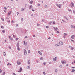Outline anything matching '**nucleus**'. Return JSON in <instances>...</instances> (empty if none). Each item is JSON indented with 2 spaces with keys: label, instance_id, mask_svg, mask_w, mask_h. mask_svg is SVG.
<instances>
[{
  "label": "nucleus",
  "instance_id": "1",
  "mask_svg": "<svg viewBox=\"0 0 75 75\" xmlns=\"http://www.w3.org/2000/svg\"><path fill=\"white\" fill-rule=\"evenodd\" d=\"M61 63L62 64H66V61H61Z\"/></svg>",
  "mask_w": 75,
  "mask_h": 75
},
{
  "label": "nucleus",
  "instance_id": "2",
  "mask_svg": "<svg viewBox=\"0 0 75 75\" xmlns=\"http://www.w3.org/2000/svg\"><path fill=\"white\" fill-rule=\"evenodd\" d=\"M53 28L55 31L58 30V28H55V27H53Z\"/></svg>",
  "mask_w": 75,
  "mask_h": 75
},
{
  "label": "nucleus",
  "instance_id": "3",
  "mask_svg": "<svg viewBox=\"0 0 75 75\" xmlns=\"http://www.w3.org/2000/svg\"><path fill=\"white\" fill-rule=\"evenodd\" d=\"M57 6V7H59L60 8H61V4H59V5L58 4H57L56 5Z\"/></svg>",
  "mask_w": 75,
  "mask_h": 75
},
{
  "label": "nucleus",
  "instance_id": "4",
  "mask_svg": "<svg viewBox=\"0 0 75 75\" xmlns=\"http://www.w3.org/2000/svg\"><path fill=\"white\" fill-rule=\"evenodd\" d=\"M11 14V11L9 12L8 13V16H10V14Z\"/></svg>",
  "mask_w": 75,
  "mask_h": 75
},
{
  "label": "nucleus",
  "instance_id": "5",
  "mask_svg": "<svg viewBox=\"0 0 75 75\" xmlns=\"http://www.w3.org/2000/svg\"><path fill=\"white\" fill-rule=\"evenodd\" d=\"M71 4L72 5L71 7H74V4H73V3H72V2H71Z\"/></svg>",
  "mask_w": 75,
  "mask_h": 75
},
{
  "label": "nucleus",
  "instance_id": "6",
  "mask_svg": "<svg viewBox=\"0 0 75 75\" xmlns=\"http://www.w3.org/2000/svg\"><path fill=\"white\" fill-rule=\"evenodd\" d=\"M24 54L25 55H27V51H26V50H25L24 51Z\"/></svg>",
  "mask_w": 75,
  "mask_h": 75
},
{
  "label": "nucleus",
  "instance_id": "7",
  "mask_svg": "<svg viewBox=\"0 0 75 75\" xmlns=\"http://www.w3.org/2000/svg\"><path fill=\"white\" fill-rule=\"evenodd\" d=\"M21 71H22V68L21 67L19 70V71H18V72H21Z\"/></svg>",
  "mask_w": 75,
  "mask_h": 75
},
{
  "label": "nucleus",
  "instance_id": "8",
  "mask_svg": "<svg viewBox=\"0 0 75 75\" xmlns=\"http://www.w3.org/2000/svg\"><path fill=\"white\" fill-rule=\"evenodd\" d=\"M17 64H18V65H20L21 64V63L19 61H18L17 62Z\"/></svg>",
  "mask_w": 75,
  "mask_h": 75
},
{
  "label": "nucleus",
  "instance_id": "9",
  "mask_svg": "<svg viewBox=\"0 0 75 75\" xmlns=\"http://www.w3.org/2000/svg\"><path fill=\"white\" fill-rule=\"evenodd\" d=\"M74 37H75V36H74V35H72L71 37L72 39H74Z\"/></svg>",
  "mask_w": 75,
  "mask_h": 75
},
{
  "label": "nucleus",
  "instance_id": "10",
  "mask_svg": "<svg viewBox=\"0 0 75 75\" xmlns=\"http://www.w3.org/2000/svg\"><path fill=\"white\" fill-rule=\"evenodd\" d=\"M9 38L10 40H11V41H13V38H11V36H9Z\"/></svg>",
  "mask_w": 75,
  "mask_h": 75
},
{
  "label": "nucleus",
  "instance_id": "11",
  "mask_svg": "<svg viewBox=\"0 0 75 75\" xmlns=\"http://www.w3.org/2000/svg\"><path fill=\"white\" fill-rule=\"evenodd\" d=\"M38 53H39L40 55H42V53H41V52L40 51H38Z\"/></svg>",
  "mask_w": 75,
  "mask_h": 75
},
{
  "label": "nucleus",
  "instance_id": "12",
  "mask_svg": "<svg viewBox=\"0 0 75 75\" xmlns=\"http://www.w3.org/2000/svg\"><path fill=\"white\" fill-rule=\"evenodd\" d=\"M33 7V6L32 5H31L29 7V9H30L31 8H32V7Z\"/></svg>",
  "mask_w": 75,
  "mask_h": 75
},
{
  "label": "nucleus",
  "instance_id": "13",
  "mask_svg": "<svg viewBox=\"0 0 75 75\" xmlns=\"http://www.w3.org/2000/svg\"><path fill=\"white\" fill-rule=\"evenodd\" d=\"M69 48H71V50H74V48L72 47V46H69Z\"/></svg>",
  "mask_w": 75,
  "mask_h": 75
},
{
  "label": "nucleus",
  "instance_id": "14",
  "mask_svg": "<svg viewBox=\"0 0 75 75\" xmlns=\"http://www.w3.org/2000/svg\"><path fill=\"white\" fill-rule=\"evenodd\" d=\"M59 45H58V44H56L55 45V46H56V47H58V46H59Z\"/></svg>",
  "mask_w": 75,
  "mask_h": 75
},
{
  "label": "nucleus",
  "instance_id": "15",
  "mask_svg": "<svg viewBox=\"0 0 75 75\" xmlns=\"http://www.w3.org/2000/svg\"><path fill=\"white\" fill-rule=\"evenodd\" d=\"M30 63H31L30 61L29 60L28 61V64H30Z\"/></svg>",
  "mask_w": 75,
  "mask_h": 75
},
{
  "label": "nucleus",
  "instance_id": "16",
  "mask_svg": "<svg viewBox=\"0 0 75 75\" xmlns=\"http://www.w3.org/2000/svg\"><path fill=\"white\" fill-rule=\"evenodd\" d=\"M59 44H61V45H62V44H63V42H59Z\"/></svg>",
  "mask_w": 75,
  "mask_h": 75
},
{
  "label": "nucleus",
  "instance_id": "17",
  "mask_svg": "<svg viewBox=\"0 0 75 75\" xmlns=\"http://www.w3.org/2000/svg\"><path fill=\"white\" fill-rule=\"evenodd\" d=\"M18 47L17 48V50L19 51H20V48H19V47H18Z\"/></svg>",
  "mask_w": 75,
  "mask_h": 75
},
{
  "label": "nucleus",
  "instance_id": "18",
  "mask_svg": "<svg viewBox=\"0 0 75 75\" xmlns=\"http://www.w3.org/2000/svg\"><path fill=\"white\" fill-rule=\"evenodd\" d=\"M3 55H6V53H5V52H3Z\"/></svg>",
  "mask_w": 75,
  "mask_h": 75
},
{
  "label": "nucleus",
  "instance_id": "19",
  "mask_svg": "<svg viewBox=\"0 0 75 75\" xmlns=\"http://www.w3.org/2000/svg\"><path fill=\"white\" fill-rule=\"evenodd\" d=\"M53 60L54 61H56V59H55V58H54L53 59Z\"/></svg>",
  "mask_w": 75,
  "mask_h": 75
},
{
  "label": "nucleus",
  "instance_id": "20",
  "mask_svg": "<svg viewBox=\"0 0 75 75\" xmlns=\"http://www.w3.org/2000/svg\"><path fill=\"white\" fill-rule=\"evenodd\" d=\"M72 72H75V70L73 69L72 71Z\"/></svg>",
  "mask_w": 75,
  "mask_h": 75
},
{
  "label": "nucleus",
  "instance_id": "21",
  "mask_svg": "<svg viewBox=\"0 0 75 75\" xmlns=\"http://www.w3.org/2000/svg\"><path fill=\"white\" fill-rule=\"evenodd\" d=\"M68 11H70V12H72V10H69V9H68Z\"/></svg>",
  "mask_w": 75,
  "mask_h": 75
},
{
  "label": "nucleus",
  "instance_id": "22",
  "mask_svg": "<svg viewBox=\"0 0 75 75\" xmlns=\"http://www.w3.org/2000/svg\"><path fill=\"white\" fill-rule=\"evenodd\" d=\"M27 69H30V67L29 66H28L27 67Z\"/></svg>",
  "mask_w": 75,
  "mask_h": 75
},
{
  "label": "nucleus",
  "instance_id": "23",
  "mask_svg": "<svg viewBox=\"0 0 75 75\" xmlns=\"http://www.w3.org/2000/svg\"><path fill=\"white\" fill-rule=\"evenodd\" d=\"M30 50H29L28 51V53H30Z\"/></svg>",
  "mask_w": 75,
  "mask_h": 75
},
{
  "label": "nucleus",
  "instance_id": "24",
  "mask_svg": "<svg viewBox=\"0 0 75 75\" xmlns=\"http://www.w3.org/2000/svg\"><path fill=\"white\" fill-rule=\"evenodd\" d=\"M24 10V8H22L21 9V11H23V10Z\"/></svg>",
  "mask_w": 75,
  "mask_h": 75
},
{
  "label": "nucleus",
  "instance_id": "25",
  "mask_svg": "<svg viewBox=\"0 0 75 75\" xmlns=\"http://www.w3.org/2000/svg\"><path fill=\"white\" fill-rule=\"evenodd\" d=\"M2 33H5V30H2Z\"/></svg>",
  "mask_w": 75,
  "mask_h": 75
},
{
  "label": "nucleus",
  "instance_id": "26",
  "mask_svg": "<svg viewBox=\"0 0 75 75\" xmlns=\"http://www.w3.org/2000/svg\"><path fill=\"white\" fill-rule=\"evenodd\" d=\"M11 23H14V21L13 20L12 21Z\"/></svg>",
  "mask_w": 75,
  "mask_h": 75
},
{
  "label": "nucleus",
  "instance_id": "27",
  "mask_svg": "<svg viewBox=\"0 0 75 75\" xmlns=\"http://www.w3.org/2000/svg\"><path fill=\"white\" fill-rule=\"evenodd\" d=\"M24 42V44H25V41H24L23 42Z\"/></svg>",
  "mask_w": 75,
  "mask_h": 75
},
{
  "label": "nucleus",
  "instance_id": "28",
  "mask_svg": "<svg viewBox=\"0 0 75 75\" xmlns=\"http://www.w3.org/2000/svg\"><path fill=\"white\" fill-rule=\"evenodd\" d=\"M2 72V70H1L0 69V73H1Z\"/></svg>",
  "mask_w": 75,
  "mask_h": 75
},
{
  "label": "nucleus",
  "instance_id": "29",
  "mask_svg": "<svg viewBox=\"0 0 75 75\" xmlns=\"http://www.w3.org/2000/svg\"><path fill=\"white\" fill-rule=\"evenodd\" d=\"M4 9H5V10H7V8L4 7Z\"/></svg>",
  "mask_w": 75,
  "mask_h": 75
},
{
  "label": "nucleus",
  "instance_id": "30",
  "mask_svg": "<svg viewBox=\"0 0 75 75\" xmlns=\"http://www.w3.org/2000/svg\"><path fill=\"white\" fill-rule=\"evenodd\" d=\"M30 3H31V4H32L33 3V1H30Z\"/></svg>",
  "mask_w": 75,
  "mask_h": 75
},
{
  "label": "nucleus",
  "instance_id": "31",
  "mask_svg": "<svg viewBox=\"0 0 75 75\" xmlns=\"http://www.w3.org/2000/svg\"><path fill=\"white\" fill-rule=\"evenodd\" d=\"M64 35H67V34H66V33H64Z\"/></svg>",
  "mask_w": 75,
  "mask_h": 75
},
{
  "label": "nucleus",
  "instance_id": "32",
  "mask_svg": "<svg viewBox=\"0 0 75 75\" xmlns=\"http://www.w3.org/2000/svg\"><path fill=\"white\" fill-rule=\"evenodd\" d=\"M53 24H55V21L53 22Z\"/></svg>",
  "mask_w": 75,
  "mask_h": 75
},
{
  "label": "nucleus",
  "instance_id": "33",
  "mask_svg": "<svg viewBox=\"0 0 75 75\" xmlns=\"http://www.w3.org/2000/svg\"><path fill=\"white\" fill-rule=\"evenodd\" d=\"M60 68H62V65L60 66Z\"/></svg>",
  "mask_w": 75,
  "mask_h": 75
},
{
  "label": "nucleus",
  "instance_id": "34",
  "mask_svg": "<svg viewBox=\"0 0 75 75\" xmlns=\"http://www.w3.org/2000/svg\"><path fill=\"white\" fill-rule=\"evenodd\" d=\"M16 41H17L18 40V38H17L16 39Z\"/></svg>",
  "mask_w": 75,
  "mask_h": 75
},
{
  "label": "nucleus",
  "instance_id": "35",
  "mask_svg": "<svg viewBox=\"0 0 75 75\" xmlns=\"http://www.w3.org/2000/svg\"><path fill=\"white\" fill-rule=\"evenodd\" d=\"M1 28H4L3 27V26H1Z\"/></svg>",
  "mask_w": 75,
  "mask_h": 75
},
{
  "label": "nucleus",
  "instance_id": "36",
  "mask_svg": "<svg viewBox=\"0 0 75 75\" xmlns=\"http://www.w3.org/2000/svg\"><path fill=\"white\" fill-rule=\"evenodd\" d=\"M40 60H42V57H41L40 59Z\"/></svg>",
  "mask_w": 75,
  "mask_h": 75
},
{
  "label": "nucleus",
  "instance_id": "37",
  "mask_svg": "<svg viewBox=\"0 0 75 75\" xmlns=\"http://www.w3.org/2000/svg\"><path fill=\"white\" fill-rule=\"evenodd\" d=\"M32 11H34V9H32Z\"/></svg>",
  "mask_w": 75,
  "mask_h": 75
},
{
  "label": "nucleus",
  "instance_id": "38",
  "mask_svg": "<svg viewBox=\"0 0 75 75\" xmlns=\"http://www.w3.org/2000/svg\"><path fill=\"white\" fill-rule=\"evenodd\" d=\"M27 43L26 42L25 44V45H27Z\"/></svg>",
  "mask_w": 75,
  "mask_h": 75
},
{
  "label": "nucleus",
  "instance_id": "39",
  "mask_svg": "<svg viewBox=\"0 0 75 75\" xmlns=\"http://www.w3.org/2000/svg\"><path fill=\"white\" fill-rule=\"evenodd\" d=\"M40 4H39L38 5V6H39H39H40Z\"/></svg>",
  "mask_w": 75,
  "mask_h": 75
},
{
  "label": "nucleus",
  "instance_id": "40",
  "mask_svg": "<svg viewBox=\"0 0 75 75\" xmlns=\"http://www.w3.org/2000/svg\"><path fill=\"white\" fill-rule=\"evenodd\" d=\"M37 25L39 26V25H40V24H37Z\"/></svg>",
  "mask_w": 75,
  "mask_h": 75
},
{
  "label": "nucleus",
  "instance_id": "41",
  "mask_svg": "<svg viewBox=\"0 0 75 75\" xmlns=\"http://www.w3.org/2000/svg\"><path fill=\"white\" fill-rule=\"evenodd\" d=\"M7 22H8V23H10V21H8Z\"/></svg>",
  "mask_w": 75,
  "mask_h": 75
},
{
  "label": "nucleus",
  "instance_id": "42",
  "mask_svg": "<svg viewBox=\"0 0 75 75\" xmlns=\"http://www.w3.org/2000/svg\"><path fill=\"white\" fill-rule=\"evenodd\" d=\"M43 74H44V75H45V72H43Z\"/></svg>",
  "mask_w": 75,
  "mask_h": 75
},
{
  "label": "nucleus",
  "instance_id": "43",
  "mask_svg": "<svg viewBox=\"0 0 75 75\" xmlns=\"http://www.w3.org/2000/svg\"><path fill=\"white\" fill-rule=\"evenodd\" d=\"M4 12L5 13H6V10H4Z\"/></svg>",
  "mask_w": 75,
  "mask_h": 75
},
{
  "label": "nucleus",
  "instance_id": "44",
  "mask_svg": "<svg viewBox=\"0 0 75 75\" xmlns=\"http://www.w3.org/2000/svg\"><path fill=\"white\" fill-rule=\"evenodd\" d=\"M19 14V13H18V12H17V15H18Z\"/></svg>",
  "mask_w": 75,
  "mask_h": 75
},
{
  "label": "nucleus",
  "instance_id": "45",
  "mask_svg": "<svg viewBox=\"0 0 75 75\" xmlns=\"http://www.w3.org/2000/svg\"><path fill=\"white\" fill-rule=\"evenodd\" d=\"M1 19H2V21H4V19H3V18H2Z\"/></svg>",
  "mask_w": 75,
  "mask_h": 75
},
{
  "label": "nucleus",
  "instance_id": "46",
  "mask_svg": "<svg viewBox=\"0 0 75 75\" xmlns=\"http://www.w3.org/2000/svg\"><path fill=\"white\" fill-rule=\"evenodd\" d=\"M57 33L58 34V33H59V32L58 31H57Z\"/></svg>",
  "mask_w": 75,
  "mask_h": 75
},
{
  "label": "nucleus",
  "instance_id": "47",
  "mask_svg": "<svg viewBox=\"0 0 75 75\" xmlns=\"http://www.w3.org/2000/svg\"><path fill=\"white\" fill-rule=\"evenodd\" d=\"M73 13L74 14H75V11H74V10L73 11Z\"/></svg>",
  "mask_w": 75,
  "mask_h": 75
},
{
  "label": "nucleus",
  "instance_id": "48",
  "mask_svg": "<svg viewBox=\"0 0 75 75\" xmlns=\"http://www.w3.org/2000/svg\"><path fill=\"white\" fill-rule=\"evenodd\" d=\"M45 64H46V63H43V64H44V65H45Z\"/></svg>",
  "mask_w": 75,
  "mask_h": 75
},
{
  "label": "nucleus",
  "instance_id": "49",
  "mask_svg": "<svg viewBox=\"0 0 75 75\" xmlns=\"http://www.w3.org/2000/svg\"><path fill=\"white\" fill-rule=\"evenodd\" d=\"M33 37H35V35H33Z\"/></svg>",
  "mask_w": 75,
  "mask_h": 75
},
{
  "label": "nucleus",
  "instance_id": "50",
  "mask_svg": "<svg viewBox=\"0 0 75 75\" xmlns=\"http://www.w3.org/2000/svg\"><path fill=\"white\" fill-rule=\"evenodd\" d=\"M46 28H48V26H46Z\"/></svg>",
  "mask_w": 75,
  "mask_h": 75
},
{
  "label": "nucleus",
  "instance_id": "51",
  "mask_svg": "<svg viewBox=\"0 0 75 75\" xmlns=\"http://www.w3.org/2000/svg\"><path fill=\"white\" fill-rule=\"evenodd\" d=\"M13 74L14 75H16V74L14 73H13Z\"/></svg>",
  "mask_w": 75,
  "mask_h": 75
},
{
  "label": "nucleus",
  "instance_id": "52",
  "mask_svg": "<svg viewBox=\"0 0 75 75\" xmlns=\"http://www.w3.org/2000/svg\"><path fill=\"white\" fill-rule=\"evenodd\" d=\"M45 7H47V6L46 5V6H45Z\"/></svg>",
  "mask_w": 75,
  "mask_h": 75
},
{
  "label": "nucleus",
  "instance_id": "53",
  "mask_svg": "<svg viewBox=\"0 0 75 75\" xmlns=\"http://www.w3.org/2000/svg\"><path fill=\"white\" fill-rule=\"evenodd\" d=\"M27 38V36H25V37L24 38Z\"/></svg>",
  "mask_w": 75,
  "mask_h": 75
},
{
  "label": "nucleus",
  "instance_id": "54",
  "mask_svg": "<svg viewBox=\"0 0 75 75\" xmlns=\"http://www.w3.org/2000/svg\"><path fill=\"white\" fill-rule=\"evenodd\" d=\"M57 71V70H55V72H56Z\"/></svg>",
  "mask_w": 75,
  "mask_h": 75
},
{
  "label": "nucleus",
  "instance_id": "55",
  "mask_svg": "<svg viewBox=\"0 0 75 75\" xmlns=\"http://www.w3.org/2000/svg\"><path fill=\"white\" fill-rule=\"evenodd\" d=\"M72 68H75V67H72Z\"/></svg>",
  "mask_w": 75,
  "mask_h": 75
},
{
  "label": "nucleus",
  "instance_id": "56",
  "mask_svg": "<svg viewBox=\"0 0 75 75\" xmlns=\"http://www.w3.org/2000/svg\"><path fill=\"white\" fill-rule=\"evenodd\" d=\"M48 39H50V38H51L50 37H49V38H48Z\"/></svg>",
  "mask_w": 75,
  "mask_h": 75
},
{
  "label": "nucleus",
  "instance_id": "57",
  "mask_svg": "<svg viewBox=\"0 0 75 75\" xmlns=\"http://www.w3.org/2000/svg\"><path fill=\"white\" fill-rule=\"evenodd\" d=\"M18 24H17L16 25V27H17V26H18Z\"/></svg>",
  "mask_w": 75,
  "mask_h": 75
},
{
  "label": "nucleus",
  "instance_id": "58",
  "mask_svg": "<svg viewBox=\"0 0 75 75\" xmlns=\"http://www.w3.org/2000/svg\"><path fill=\"white\" fill-rule=\"evenodd\" d=\"M73 28H75V26H74L73 27Z\"/></svg>",
  "mask_w": 75,
  "mask_h": 75
},
{
  "label": "nucleus",
  "instance_id": "59",
  "mask_svg": "<svg viewBox=\"0 0 75 75\" xmlns=\"http://www.w3.org/2000/svg\"><path fill=\"white\" fill-rule=\"evenodd\" d=\"M55 59H57V57H55Z\"/></svg>",
  "mask_w": 75,
  "mask_h": 75
},
{
  "label": "nucleus",
  "instance_id": "60",
  "mask_svg": "<svg viewBox=\"0 0 75 75\" xmlns=\"http://www.w3.org/2000/svg\"><path fill=\"white\" fill-rule=\"evenodd\" d=\"M49 64H51V62H49Z\"/></svg>",
  "mask_w": 75,
  "mask_h": 75
},
{
  "label": "nucleus",
  "instance_id": "61",
  "mask_svg": "<svg viewBox=\"0 0 75 75\" xmlns=\"http://www.w3.org/2000/svg\"><path fill=\"white\" fill-rule=\"evenodd\" d=\"M71 41H74L73 40H71Z\"/></svg>",
  "mask_w": 75,
  "mask_h": 75
},
{
  "label": "nucleus",
  "instance_id": "62",
  "mask_svg": "<svg viewBox=\"0 0 75 75\" xmlns=\"http://www.w3.org/2000/svg\"><path fill=\"white\" fill-rule=\"evenodd\" d=\"M73 58H75V56H73Z\"/></svg>",
  "mask_w": 75,
  "mask_h": 75
},
{
  "label": "nucleus",
  "instance_id": "63",
  "mask_svg": "<svg viewBox=\"0 0 75 75\" xmlns=\"http://www.w3.org/2000/svg\"><path fill=\"white\" fill-rule=\"evenodd\" d=\"M33 16V14H32L31 15V16Z\"/></svg>",
  "mask_w": 75,
  "mask_h": 75
},
{
  "label": "nucleus",
  "instance_id": "64",
  "mask_svg": "<svg viewBox=\"0 0 75 75\" xmlns=\"http://www.w3.org/2000/svg\"><path fill=\"white\" fill-rule=\"evenodd\" d=\"M74 63H75V61H74Z\"/></svg>",
  "mask_w": 75,
  "mask_h": 75
}]
</instances>
